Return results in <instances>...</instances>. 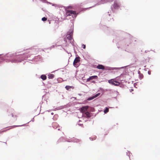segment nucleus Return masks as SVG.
<instances>
[{
    "mask_svg": "<svg viewBox=\"0 0 160 160\" xmlns=\"http://www.w3.org/2000/svg\"><path fill=\"white\" fill-rule=\"evenodd\" d=\"M66 11V14L67 16H72L73 17L74 16V17H76L77 14L76 11L72 10H67V9H65Z\"/></svg>",
    "mask_w": 160,
    "mask_h": 160,
    "instance_id": "f257e3e1",
    "label": "nucleus"
},
{
    "mask_svg": "<svg viewBox=\"0 0 160 160\" xmlns=\"http://www.w3.org/2000/svg\"><path fill=\"white\" fill-rule=\"evenodd\" d=\"M80 61V58L79 57H76L73 62V65L76 67H78L79 65L78 63Z\"/></svg>",
    "mask_w": 160,
    "mask_h": 160,
    "instance_id": "f03ea898",
    "label": "nucleus"
},
{
    "mask_svg": "<svg viewBox=\"0 0 160 160\" xmlns=\"http://www.w3.org/2000/svg\"><path fill=\"white\" fill-rule=\"evenodd\" d=\"M120 8L119 4L116 2H114V4L112 7V10L113 11L115 9H117Z\"/></svg>",
    "mask_w": 160,
    "mask_h": 160,
    "instance_id": "7ed1b4c3",
    "label": "nucleus"
},
{
    "mask_svg": "<svg viewBox=\"0 0 160 160\" xmlns=\"http://www.w3.org/2000/svg\"><path fill=\"white\" fill-rule=\"evenodd\" d=\"M108 82L109 83L115 86H118L120 84L119 82L114 81L113 79H111L108 80Z\"/></svg>",
    "mask_w": 160,
    "mask_h": 160,
    "instance_id": "20e7f679",
    "label": "nucleus"
},
{
    "mask_svg": "<svg viewBox=\"0 0 160 160\" xmlns=\"http://www.w3.org/2000/svg\"><path fill=\"white\" fill-rule=\"evenodd\" d=\"M66 38L67 39H68L69 40L71 41L72 40V30L69 32V33L67 34Z\"/></svg>",
    "mask_w": 160,
    "mask_h": 160,
    "instance_id": "39448f33",
    "label": "nucleus"
},
{
    "mask_svg": "<svg viewBox=\"0 0 160 160\" xmlns=\"http://www.w3.org/2000/svg\"><path fill=\"white\" fill-rule=\"evenodd\" d=\"M88 108L89 107L88 106L83 107L81 108L80 111L82 113L85 112L87 110Z\"/></svg>",
    "mask_w": 160,
    "mask_h": 160,
    "instance_id": "423d86ee",
    "label": "nucleus"
},
{
    "mask_svg": "<svg viewBox=\"0 0 160 160\" xmlns=\"http://www.w3.org/2000/svg\"><path fill=\"white\" fill-rule=\"evenodd\" d=\"M98 78V76H93L90 77L89 78H88L87 79V82H88L90 81L91 80H92L93 79H97Z\"/></svg>",
    "mask_w": 160,
    "mask_h": 160,
    "instance_id": "0eeeda50",
    "label": "nucleus"
},
{
    "mask_svg": "<svg viewBox=\"0 0 160 160\" xmlns=\"http://www.w3.org/2000/svg\"><path fill=\"white\" fill-rule=\"evenodd\" d=\"M100 95V93H98V94H96V95H94L92 97L88 98L87 99V100L88 101H90V100H92L94 98L98 97Z\"/></svg>",
    "mask_w": 160,
    "mask_h": 160,
    "instance_id": "6e6552de",
    "label": "nucleus"
},
{
    "mask_svg": "<svg viewBox=\"0 0 160 160\" xmlns=\"http://www.w3.org/2000/svg\"><path fill=\"white\" fill-rule=\"evenodd\" d=\"M9 116H11L12 117H13L14 118L15 120H17V115L16 113H11L9 115Z\"/></svg>",
    "mask_w": 160,
    "mask_h": 160,
    "instance_id": "1a4fd4ad",
    "label": "nucleus"
},
{
    "mask_svg": "<svg viewBox=\"0 0 160 160\" xmlns=\"http://www.w3.org/2000/svg\"><path fill=\"white\" fill-rule=\"evenodd\" d=\"M97 68L98 69L104 70L105 69L104 67L102 65H99L97 67Z\"/></svg>",
    "mask_w": 160,
    "mask_h": 160,
    "instance_id": "9d476101",
    "label": "nucleus"
},
{
    "mask_svg": "<svg viewBox=\"0 0 160 160\" xmlns=\"http://www.w3.org/2000/svg\"><path fill=\"white\" fill-rule=\"evenodd\" d=\"M85 114L86 115V117L87 118H89L91 116L90 113L88 112H85Z\"/></svg>",
    "mask_w": 160,
    "mask_h": 160,
    "instance_id": "9b49d317",
    "label": "nucleus"
},
{
    "mask_svg": "<svg viewBox=\"0 0 160 160\" xmlns=\"http://www.w3.org/2000/svg\"><path fill=\"white\" fill-rule=\"evenodd\" d=\"M41 78L43 80H45L47 79V77L45 75H42L41 76Z\"/></svg>",
    "mask_w": 160,
    "mask_h": 160,
    "instance_id": "f8f14e48",
    "label": "nucleus"
},
{
    "mask_svg": "<svg viewBox=\"0 0 160 160\" xmlns=\"http://www.w3.org/2000/svg\"><path fill=\"white\" fill-rule=\"evenodd\" d=\"M54 77V75L53 74H50L48 75V78L49 79H52Z\"/></svg>",
    "mask_w": 160,
    "mask_h": 160,
    "instance_id": "ddd939ff",
    "label": "nucleus"
},
{
    "mask_svg": "<svg viewBox=\"0 0 160 160\" xmlns=\"http://www.w3.org/2000/svg\"><path fill=\"white\" fill-rule=\"evenodd\" d=\"M24 59V58H22L21 59H18L15 60V61H14V62H21Z\"/></svg>",
    "mask_w": 160,
    "mask_h": 160,
    "instance_id": "4468645a",
    "label": "nucleus"
},
{
    "mask_svg": "<svg viewBox=\"0 0 160 160\" xmlns=\"http://www.w3.org/2000/svg\"><path fill=\"white\" fill-rule=\"evenodd\" d=\"M109 111V109L108 108H106L105 110H104V112L105 113H107Z\"/></svg>",
    "mask_w": 160,
    "mask_h": 160,
    "instance_id": "2eb2a0df",
    "label": "nucleus"
},
{
    "mask_svg": "<svg viewBox=\"0 0 160 160\" xmlns=\"http://www.w3.org/2000/svg\"><path fill=\"white\" fill-rule=\"evenodd\" d=\"M72 88V86H66L65 87L66 89L67 90H68L69 89L71 88Z\"/></svg>",
    "mask_w": 160,
    "mask_h": 160,
    "instance_id": "dca6fc26",
    "label": "nucleus"
},
{
    "mask_svg": "<svg viewBox=\"0 0 160 160\" xmlns=\"http://www.w3.org/2000/svg\"><path fill=\"white\" fill-rule=\"evenodd\" d=\"M42 21H45L47 20V18L44 17L42 18Z\"/></svg>",
    "mask_w": 160,
    "mask_h": 160,
    "instance_id": "f3484780",
    "label": "nucleus"
},
{
    "mask_svg": "<svg viewBox=\"0 0 160 160\" xmlns=\"http://www.w3.org/2000/svg\"><path fill=\"white\" fill-rule=\"evenodd\" d=\"M82 47L84 49H85L86 48V45L84 44H83L82 46Z\"/></svg>",
    "mask_w": 160,
    "mask_h": 160,
    "instance_id": "a211bd4d",
    "label": "nucleus"
},
{
    "mask_svg": "<svg viewBox=\"0 0 160 160\" xmlns=\"http://www.w3.org/2000/svg\"><path fill=\"white\" fill-rule=\"evenodd\" d=\"M72 8V7L71 6H69L68 7V8Z\"/></svg>",
    "mask_w": 160,
    "mask_h": 160,
    "instance_id": "6ab92c4d",
    "label": "nucleus"
},
{
    "mask_svg": "<svg viewBox=\"0 0 160 160\" xmlns=\"http://www.w3.org/2000/svg\"><path fill=\"white\" fill-rule=\"evenodd\" d=\"M16 58H20V57H19V56H17V57H16Z\"/></svg>",
    "mask_w": 160,
    "mask_h": 160,
    "instance_id": "aec40b11",
    "label": "nucleus"
},
{
    "mask_svg": "<svg viewBox=\"0 0 160 160\" xmlns=\"http://www.w3.org/2000/svg\"><path fill=\"white\" fill-rule=\"evenodd\" d=\"M14 126V127H18V126Z\"/></svg>",
    "mask_w": 160,
    "mask_h": 160,
    "instance_id": "412c9836",
    "label": "nucleus"
},
{
    "mask_svg": "<svg viewBox=\"0 0 160 160\" xmlns=\"http://www.w3.org/2000/svg\"><path fill=\"white\" fill-rule=\"evenodd\" d=\"M133 90L132 89H131V92L132 91H133Z\"/></svg>",
    "mask_w": 160,
    "mask_h": 160,
    "instance_id": "4be33fe9",
    "label": "nucleus"
},
{
    "mask_svg": "<svg viewBox=\"0 0 160 160\" xmlns=\"http://www.w3.org/2000/svg\"><path fill=\"white\" fill-rule=\"evenodd\" d=\"M55 124V123H53V125H54V124Z\"/></svg>",
    "mask_w": 160,
    "mask_h": 160,
    "instance_id": "5701e85b",
    "label": "nucleus"
}]
</instances>
